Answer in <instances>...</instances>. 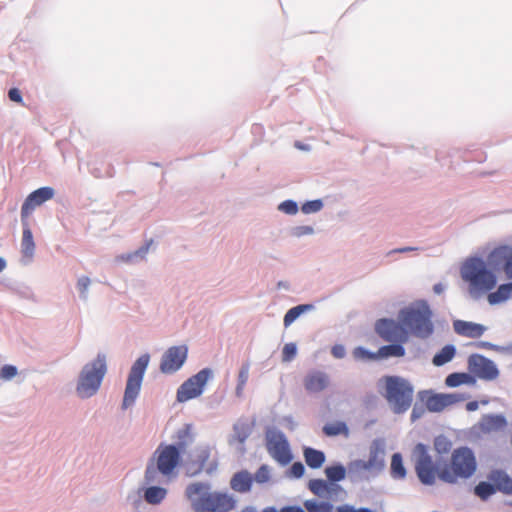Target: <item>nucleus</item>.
Returning a JSON list of instances; mask_svg holds the SVG:
<instances>
[{
  "label": "nucleus",
  "instance_id": "e433bc0d",
  "mask_svg": "<svg viewBox=\"0 0 512 512\" xmlns=\"http://www.w3.org/2000/svg\"><path fill=\"white\" fill-rule=\"evenodd\" d=\"M494 493H495L494 486L488 482H480L475 487V494L483 500H486Z\"/></svg>",
  "mask_w": 512,
  "mask_h": 512
},
{
  "label": "nucleus",
  "instance_id": "1a4fd4ad",
  "mask_svg": "<svg viewBox=\"0 0 512 512\" xmlns=\"http://www.w3.org/2000/svg\"><path fill=\"white\" fill-rule=\"evenodd\" d=\"M212 376V371L209 368L200 370L197 374L188 378L180 385L177 390L176 398L180 403L187 402L191 399L199 397Z\"/></svg>",
  "mask_w": 512,
  "mask_h": 512
},
{
  "label": "nucleus",
  "instance_id": "7ed1b4c3",
  "mask_svg": "<svg viewBox=\"0 0 512 512\" xmlns=\"http://www.w3.org/2000/svg\"><path fill=\"white\" fill-rule=\"evenodd\" d=\"M185 496L194 512H230L237 503L227 492L210 491V484L206 482L190 483L185 489Z\"/></svg>",
  "mask_w": 512,
  "mask_h": 512
},
{
  "label": "nucleus",
  "instance_id": "412c9836",
  "mask_svg": "<svg viewBox=\"0 0 512 512\" xmlns=\"http://www.w3.org/2000/svg\"><path fill=\"white\" fill-rule=\"evenodd\" d=\"M491 305L502 303L512 297V282L500 285L496 291L487 293Z\"/></svg>",
  "mask_w": 512,
  "mask_h": 512
},
{
  "label": "nucleus",
  "instance_id": "c03bdc74",
  "mask_svg": "<svg viewBox=\"0 0 512 512\" xmlns=\"http://www.w3.org/2000/svg\"><path fill=\"white\" fill-rule=\"evenodd\" d=\"M17 375V368L13 365H4L0 369V379L10 380Z\"/></svg>",
  "mask_w": 512,
  "mask_h": 512
},
{
  "label": "nucleus",
  "instance_id": "4d7b16f0",
  "mask_svg": "<svg viewBox=\"0 0 512 512\" xmlns=\"http://www.w3.org/2000/svg\"><path fill=\"white\" fill-rule=\"evenodd\" d=\"M434 292L437 293V294H440L442 291H443V287L441 284H436L434 285Z\"/></svg>",
  "mask_w": 512,
  "mask_h": 512
},
{
  "label": "nucleus",
  "instance_id": "aec40b11",
  "mask_svg": "<svg viewBox=\"0 0 512 512\" xmlns=\"http://www.w3.org/2000/svg\"><path fill=\"white\" fill-rule=\"evenodd\" d=\"M23 226V234L21 240V252L23 256L31 258L35 251V243L33 234L29 226L28 218H21Z\"/></svg>",
  "mask_w": 512,
  "mask_h": 512
},
{
  "label": "nucleus",
  "instance_id": "c9c22d12",
  "mask_svg": "<svg viewBox=\"0 0 512 512\" xmlns=\"http://www.w3.org/2000/svg\"><path fill=\"white\" fill-rule=\"evenodd\" d=\"M249 370H250L249 363L243 364L240 368V371L238 374V383H237V387H236V395L239 397L242 395L244 387L248 381Z\"/></svg>",
  "mask_w": 512,
  "mask_h": 512
},
{
  "label": "nucleus",
  "instance_id": "f257e3e1",
  "mask_svg": "<svg viewBox=\"0 0 512 512\" xmlns=\"http://www.w3.org/2000/svg\"><path fill=\"white\" fill-rule=\"evenodd\" d=\"M414 468L420 482L432 486L437 480L446 484H457L471 478L477 470V460L472 449L461 446L454 449L448 460H434L428 448L418 443L414 450Z\"/></svg>",
  "mask_w": 512,
  "mask_h": 512
},
{
  "label": "nucleus",
  "instance_id": "9d476101",
  "mask_svg": "<svg viewBox=\"0 0 512 512\" xmlns=\"http://www.w3.org/2000/svg\"><path fill=\"white\" fill-rule=\"evenodd\" d=\"M266 448L270 456L282 465L291 462L292 454L285 435L276 430H270L266 434Z\"/></svg>",
  "mask_w": 512,
  "mask_h": 512
},
{
  "label": "nucleus",
  "instance_id": "864d4df0",
  "mask_svg": "<svg viewBox=\"0 0 512 512\" xmlns=\"http://www.w3.org/2000/svg\"><path fill=\"white\" fill-rule=\"evenodd\" d=\"M281 512H305L302 508L297 506H287L281 509Z\"/></svg>",
  "mask_w": 512,
  "mask_h": 512
},
{
  "label": "nucleus",
  "instance_id": "7c9ffc66",
  "mask_svg": "<svg viewBox=\"0 0 512 512\" xmlns=\"http://www.w3.org/2000/svg\"><path fill=\"white\" fill-rule=\"evenodd\" d=\"M166 493V489L152 486L146 489L144 497L150 504H159L165 498Z\"/></svg>",
  "mask_w": 512,
  "mask_h": 512
},
{
  "label": "nucleus",
  "instance_id": "09e8293b",
  "mask_svg": "<svg viewBox=\"0 0 512 512\" xmlns=\"http://www.w3.org/2000/svg\"><path fill=\"white\" fill-rule=\"evenodd\" d=\"M305 472L304 465L301 462H295L289 469V475L294 478H300Z\"/></svg>",
  "mask_w": 512,
  "mask_h": 512
},
{
  "label": "nucleus",
  "instance_id": "4468645a",
  "mask_svg": "<svg viewBox=\"0 0 512 512\" xmlns=\"http://www.w3.org/2000/svg\"><path fill=\"white\" fill-rule=\"evenodd\" d=\"M469 371L480 379L495 380L499 371L494 362L482 355L472 354L468 358Z\"/></svg>",
  "mask_w": 512,
  "mask_h": 512
},
{
  "label": "nucleus",
  "instance_id": "f704fd0d",
  "mask_svg": "<svg viewBox=\"0 0 512 512\" xmlns=\"http://www.w3.org/2000/svg\"><path fill=\"white\" fill-rule=\"evenodd\" d=\"M310 305H298L288 310L284 316V325L290 326L304 311L310 309Z\"/></svg>",
  "mask_w": 512,
  "mask_h": 512
},
{
  "label": "nucleus",
  "instance_id": "052dcab7",
  "mask_svg": "<svg viewBox=\"0 0 512 512\" xmlns=\"http://www.w3.org/2000/svg\"><path fill=\"white\" fill-rule=\"evenodd\" d=\"M132 257V254H128L127 256H121L120 259L123 261H129Z\"/></svg>",
  "mask_w": 512,
  "mask_h": 512
},
{
  "label": "nucleus",
  "instance_id": "4be33fe9",
  "mask_svg": "<svg viewBox=\"0 0 512 512\" xmlns=\"http://www.w3.org/2000/svg\"><path fill=\"white\" fill-rule=\"evenodd\" d=\"M506 425V419L501 415H486L481 421V428L485 432L502 430Z\"/></svg>",
  "mask_w": 512,
  "mask_h": 512
},
{
  "label": "nucleus",
  "instance_id": "9b49d317",
  "mask_svg": "<svg viewBox=\"0 0 512 512\" xmlns=\"http://www.w3.org/2000/svg\"><path fill=\"white\" fill-rule=\"evenodd\" d=\"M191 468L195 466L192 474L206 472L207 474L214 473L218 468L217 453L210 445H200L196 447L191 463Z\"/></svg>",
  "mask_w": 512,
  "mask_h": 512
},
{
  "label": "nucleus",
  "instance_id": "79ce46f5",
  "mask_svg": "<svg viewBox=\"0 0 512 512\" xmlns=\"http://www.w3.org/2000/svg\"><path fill=\"white\" fill-rule=\"evenodd\" d=\"M297 348L294 343H287L282 350V360L285 362L291 361L296 356Z\"/></svg>",
  "mask_w": 512,
  "mask_h": 512
},
{
  "label": "nucleus",
  "instance_id": "603ef678",
  "mask_svg": "<svg viewBox=\"0 0 512 512\" xmlns=\"http://www.w3.org/2000/svg\"><path fill=\"white\" fill-rule=\"evenodd\" d=\"M9 99L13 102L22 103L21 92L17 88H11L8 92Z\"/></svg>",
  "mask_w": 512,
  "mask_h": 512
},
{
  "label": "nucleus",
  "instance_id": "20e7f679",
  "mask_svg": "<svg viewBox=\"0 0 512 512\" xmlns=\"http://www.w3.org/2000/svg\"><path fill=\"white\" fill-rule=\"evenodd\" d=\"M398 317L401 324L415 337L427 339L434 332L433 312L424 300L403 308Z\"/></svg>",
  "mask_w": 512,
  "mask_h": 512
},
{
  "label": "nucleus",
  "instance_id": "a19ab883",
  "mask_svg": "<svg viewBox=\"0 0 512 512\" xmlns=\"http://www.w3.org/2000/svg\"><path fill=\"white\" fill-rule=\"evenodd\" d=\"M270 468L268 465H262L260 468L256 471L253 480H255L259 484L266 483L270 480Z\"/></svg>",
  "mask_w": 512,
  "mask_h": 512
},
{
  "label": "nucleus",
  "instance_id": "473e14b6",
  "mask_svg": "<svg viewBox=\"0 0 512 512\" xmlns=\"http://www.w3.org/2000/svg\"><path fill=\"white\" fill-rule=\"evenodd\" d=\"M323 432L327 436H337L343 434L348 436L349 429L344 422L328 423L323 427Z\"/></svg>",
  "mask_w": 512,
  "mask_h": 512
},
{
  "label": "nucleus",
  "instance_id": "e2e57ef3",
  "mask_svg": "<svg viewBox=\"0 0 512 512\" xmlns=\"http://www.w3.org/2000/svg\"><path fill=\"white\" fill-rule=\"evenodd\" d=\"M304 229V233H312L313 232V229L311 227H303Z\"/></svg>",
  "mask_w": 512,
  "mask_h": 512
},
{
  "label": "nucleus",
  "instance_id": "6e6d98bb",
  "mask_svg": "<svg viewBox=\"0 0 512 512\" xmlns=\"http://www.w3.org/2000/svg\"><path fill=\"white\" fill-rule=\"evenodd\" d=\"M466 408L468 411H474L478 408V402H476V401L468 402L466 405Z\"/></svg>",
  "mask_w": 512,
  "mask_h": 512
},
{
  "label": "nucleus",
  "instance_id": "6ab92c4d",
  "mask_svg": "<svg viewBox=\"0 0 512 512\" xmlns=\"http://www.w3.org/2000/svg\"><path fill=\"white\" fill-rule=\"evenodd\" d=\"M253 476L246 470L235 473L230 480L232 490L239 493H246L251 490Z\"/></svg>",
  "mask_w": 512,
  "mask_h": 512
},
{
  "label": "nucleus",
  "instance_id": "2f4dec72",
  "mask_svg": "<svg viewBox=\"0 0 512 512\" xmlns=\"http://www.w3.org/2000/svg\"><path fill=\"white\" fill-rule=\"evenodd\" d=\"M391 475L396 479H403L406 476V469L403 465L402 456L395 453L391 459Z\"/></svg>",
  "mask_w": 512,
  "mask_h": 512
},
{
  "label": "nucleus",
  "instance_id": "a18cd8bd",
  "mask_svg": "<svg viewBox=\"0 0 512 512\" xmlns=\"http://www.w3.org/2000/svg\"><path fill=\"white\" fill-rule=\"evenodd\" d=\"M305 507L309 512H327L331 507L325 503L306 502Z\"/></svg>",
  "mask_w": 512,
  "mask_h": 512
},
{
  "label": "nucleus",
  "instance_id": "393cba45",
  "mask_svg": "<svg viewBox=\"0 0 512 512\" xmlns=\"http://www.w3.org/2000/svg\"><path fill=\"white\" fill-rule=\"evenodd\" d=\"M369 473H378L380 472L385 464L382 453L377 449H371L369 452L368 460H366Z\"/></svg>",
  "mask_w": 512,
  "mask_h": 512
},
{
  "label": "nucleus",
  "instance_id": "de8ad7c7",
  "mask_svg": "<svg viewBox=\"0 0 512 512\" xmlns=\"http://www.w3.org/2000/svg\"><path fill=\"white\" fill-rule=\"evenodd\" d=\"M91 281L87 276H82L78 279L77 288L81 294V297L86 298L87 290Z\"/></svg>",
  "mask_w": 512,
  "mask_h": 512
},
{
  "label": "nucleus",
  "instance_id": "0eeeda50",
  "mask_svg": "<svg viewBox=\"0 0 512 512\" xmlns=\"http://www.w3.org/2000/svg\"><path fill=\"white\" fill-rule=\"evenodd\" d=\"M106 372V356L99 353L93 361L83 367L76 387L77 394L81 398H89L96 394Z\"/></svg>",
  "mask_w": 512,
  "mask_h": 512
},
{
  "label": "nucleus",
  "instance_id": "2eb2a0df",
  "mask_svg": "<svg viewBox=\"0 0 512 512\" xmlns=\"http://www.w3.org/2000/svg\"><path fill=\"white\" fill-rule=\"evenodd\" d=\"M54 197V189L41 187L30 193L25 199L21 208V218H28L37 206Z\"/></svg>",
  "mask_w": 512,
  "mask_h": 512
},
{
  "label": "nucleus",
  "instance_id": "69168bd1",
  "mask_svg": "<svg viewBox=\"0 0 512 512\" xmlns=\"http://www.w3.org/2000/svg\"><path fill=\"white\" fill-rule=\"evenodd\" d=\"M296 147H298L299 149H304V146L300 145L299 143H296Z\"/></svg>",
  "mask_w": 512,
  "mask_h": 512
},
{
  "label": "nucleus",
  "instance_id": "bf43d9fd",
  "mask_svg": "<svg viewBox=\"0 0 512 512\" xmlns=\"http://www.w3.org/2000/svg\"><path fill=\"white\" fill-rule=\"evenodd\" d=\"M263 512H281V510H280V511H278V510H277L276 508H274V507H268V508H265V509L263 510Z\"/></svg>",
  "mask_w": 512,
  "mask_h": 512
},
{
  "label": "nucleus",
  "instance_id": "b1692460",
  "mask_svg": "<svg viewBox=\"0 0 512 512\" xmlns=\"http://www.w3.org/2000/svg\"><path fill=\"white\" fill-rule=\"evenodd\" d=\"M369 473H378L380 472L385 464L382 453L377 449H371L369 452L368 460H366Z\"/></svg>",
  "mask_w": 512,
  "mask_h": 512
},
{
  "label": "nucleus",
  "instance_id": "72a5a7b5",
  "mask_svg": "<svg viewBox=\"0 0 512 512\" xmlns=\"http://www.w3.org/2000/svg\"><path fill=\"white\" fill-rule=\"evenodd\" d=\"M325 474L331 482H339L345 478L346 469L340 464L333 465L325 469Z\"/></svg>",
  "mask_w": 512,
  "mask_h": 512
},
{
  "label": "nucleus",
  "instance_id": "a211bd4d",
  "mask_svg": "<svg viewBox=\"0 0 512 512\" xmlns=\"http://www.w3.org/2000/svg\"><path fill=\"white\" fill-rule=\"evenodd\" d=\"M454 331L461 336L468 338H478L483 335L486 328L478 323L455 320L453 322Z\"/></svg>",
  "mask_w": 512,
  "mask_h": 512
},
{
  "label": "nucleus",
  "instance_id": "5fc2aeb1",
  "mask_svg": "<svg viewBox=\"0 0 512 512\" xmlns=\"http://www.w3.org/2000/svg\"><path fill=\"white\" fill-rule=\"evenodd\" d=\"M338 512H358V510L354 509L352 506L349 505H343L338 507Z\"/></svg>",
  "mask_w": 512,
  "mask_h": 512
},
{
  "label": "nucleus",
  "instance_id": "423d86ee",
  "mask_svg": "<svg viewBox=\"0 0 512 512\" xmlns=\"http://www.w3.org/2000/svg\"><path fill=\"white\" fill-rule=\"evenodd\" d=\"M156 465H148L145 472V479L147 483L159 482L156 479L157 472L167 478L175 475V470L181 462V452L172 444H161L154 453Z\"/></svg>",
  "mask_w": 512,
  "mask_h": 512
},
{
  "label": "nucleus",
  "instance_id": "13d9d810",
  "mask_svg": "<svg viewBox=\"0 0 512 512\" xmlns=\"http://www.w3.org/2000/svg\"><path fill=\"white\" fill-rule=\"evenodd\" d=\"M5 267H6L5 260L0 258V273L4 270Z\"/></svg>",
  "mask_w": 512,
  "mask_h": 512
},
{
  "label": "nucleus",
  "instance_id": "f03ea898",
  "mask_svg": "<svg viewBox=\"0 0 512 512\" xmlns=\"http://www.w3.org/2000/svg\"><path fill=\"white\" fill-rule=\"evenodd\" d=\"M496 271H503L512 278V247L498 245L486 256V260L474 256L467 258L460 267V275L467 286L469 296L482 298L497 285Z\"/></svg>",
  "mask_w": 512,
  "mask_h": 512
},
{
  "label": "nucleus",
  "instance_id": "39448f33",
  "mask_svg": "<svg viewBox=\"0 0 512 512\" xmlns=\"http://www.w3.org/2000/svg\"><path fill=\"white\" fill-rule=\"evenodd\" d=\"M378 387L395 413H404L411 407L414 389L408 380L399 376H384L379 380Z\"/></svg>",
  "mask_w": 512,
  "mask_h": 512
},
{
  "label": "nucleus",
  "instance_id": "6e6552de",
  "mask_svg": "<svg viewBox=\"0 0 512 512\" xmlns=\"http://www.w3.org/2000/svg\"><path fill=\"white\" fill-rule=\"evenodd\" d=\"M149 361L150 356L143 354L133 363L127 378L123 397L122 406L124 409L131 406L138 397Z\"/></svg>",
  "mask_w": 512,
  "mask_h": 512
},
{
  "label": "nucleus",
  "instance_id": "bb28decb",
  "mask_svg": "<svg viewBox=\"0 0 512 512\" xmlns=\"http://www.w3.org/2000/svg\"><path fill=\"white\" fill-rule=\"evenodd\" d=\"M456 354V349L453 345L444 346L438 353H436L432 359V363L435 366H443L450 362Z\"/></svg>",
  "mask_w": 512,
  "mask_h": 512
},
{
  "label": "nucleus",
  "instance_id": "f3484780",
  "mask_svg": "<svg viewBox=\"0 0 512 512\" xmlns=\"http://www.w3.org/2000/svg\"><path fill=\"white\" fill-rule=\"evenodd\" d=\"M461 400L457 394H432L427 397L425 404L429 411L440 412Z\"/></svg>",
  "mask_w": 512,
  "mask_h": 512
},
{
  "label": "nucleus",
  "instance_id": "338daca9",
  "mask_svg": "<svg viewBox=\"0 0 512 512\" xmlns=\"http://www.w3.org/2000/svg\"><path fill=\"white\" fill-rule=\"evenodd\" d=\"M510 505L512 506V502L510 503Z\"/></svg>",
  "mask_w": 512,
  "mask_h": 512
},
{
  "label": "nucleus",
  "instance_id": "5701e85b",
  "mask_svg": "<svg viewBox=\"0 0 512 512\" xmlns=\"http://www.w3.org/2000/svg\"><path fill=\"white\" fill-rule=\"evenodd\" d=\"M347 469L351 479H360L365 477L366 474H370L366 460H353L348 464Z\"/></svg>",
  "mask_w": 512,
  "mask_h": 512
},
{
  "label": "nucleus",
  "instance_id": "c85d7f7f",
  "mask_svg": "<svg viewBox=\"0 0 512 512\" xmlns=\"http://www.w3.org/2000/svg\"><path fill=\"white\" fill-rule=\"evenodd\" d=\"M379 359L388 357H403L405 355V349L401 343L391 344L382 346L378 350Z\"/></svg>",
  "mask_w": 512,
  "mask_h": 512
},
{
  "label": "nucleus",
  "instance_id": "cd10ccee",
  "mask_svg": "<svg viewBox=\"0 0 512 512\" xmlns=\"http://www.w3.org/2000/svg\"><path fill=\"white\" fill-rule=\"evenodd\" d=\"M177 438V448L179 451H185V449L193 442L194 436L191 430L190 425H185L183 428L179 429L176 433Z\"/></svg>",
  "mask_w": 512,
  "mask_h": 512
},
{
  "label": "nucleus",
  "instance_id": "f8f14e48",
  "mask_svg": "<svg viewBox=\"0 0 512 512\" xmlns=\"http://www.w3.org/2000/svg\"><path fill=\"white\" fill-rule=\"evenodd\" d=\"M377 334L385 341L405 343L408 340V331L400 323L392 319H379L375 324Z\"/></svg>",
  "mask_w": 512,
  "mask_h": 512
},
{
  "label": "nucleus",
  "instance_id": "dca6fc26",
  "mask_svg": "<svg viewBox=\"0 0 512 512\" xmlns=\"http://www.w3.org/2000/svg\"><path fill=\"white\" fill-rule=\"evenodd\" d=\"M307 392L316 394L324 391L330 384L328 374L322 371H311L303 380Z\"/></svg>",
  "mask_w": 512,
  "mask_h": 512
},
{
  "label": "nucleus",
  "instance_id": "680f3d73",
  "mask_svg": "<svg viewBox=\"0 0 512 512\" xmlns=\"http://www.w3.org/2000/svg\"><path fill=\"white\" fill-rule=\"evenodd\" d=\"M241 512H256L253 507H245Z\"/></svg>",
  "mask_w": 512,
  "mask_h": 512
},
{
  "label": "nucleus",
  "instance_id": "8fccbe9b",
  "mask_svg": "<svg viewBox=\"0 0 512 512\" xmlns=\"http://www.w3.org/2000/svg\"><path fill=\"white\" fill-rule=\"evenodd\" d=\"M500 489L507 494H512V478L509 476H504L500 483H499Z\"/></svg>",
  "mask_w": 512,
  "mask_h": 512
},
{
  "label": "nucleus",
  "instance_id": "ea45409f",
  "mask_svg": "<svg viewBox=\"0 0 512 512\" xmlns=\"http://www.w3.org/2000/svg\"><path fill=\"white\" fill-rule=\"evenodd\" d=\"M309 489L316 495L322 496L328 491V484L321 479H313L309 482Z\"/></svg>",
  "mask_w": 512,
  "mask_h": 512
},
{
  "label": "nucleus",
  "instance_id": "3c124183",
  "mask_svg": "<svg viewBox=\"0 0 512 512\" xmlns=\"http://www.w3.org/2000/svg\"><path fill=\"white\" fill-rule=\"evenodd\" d=\"M331 354L337 358V359H341L345 356L346 354V351H345V347L343 345H340V344H337V345H334L331 349Z\"/></svg>",
  "mask_w": 512,
  "mask_h": 512
},
{
  "label": "nucleus",
  "instance_id": "49530a36",
  "mask_svg": "<svg viewBox=\"0 0 512 512\" xmlns=\"http://www.w3.org/2000/svg\"><path fill=\"white\" fill-rule=\"evenodd\" d=\"M279 209L287 214H295L298 211V206L294 201L287 200L279 205Z\"/></svg>",
  "mask_w": 512,
  "mask_h": 512
},
{
  "label": "nucleus",
  "instance_id": "0e129e2a",
  "mask_svg": "<svg viewBox=\"0 0 512 512\" xmlns=\"http://www.w3.org/2000/svg\"><path fill=\"white\" fill-rule=\"evenodd\" d=\"M413 250V248H410V247H406V248H401L399 250H397L398 252H406V251H411Z\"/></svg>",
  "mask_w": 512,
  "mask_h": 512
},
{
  "label": "nucleus",
  "instance_id": "4c0bfd02",
  "mask_svg": "<svg viewBox=\"0 0 512 512\" xmlns=\"http://www.w3.org/2000/svg\"><path fill=\"white\" fill-rule=\"evenodd\" d=\"M353 357L356 360H360V361H373V360L379 359L378 352L377 353H372V352H369L368 350H366L363 347H356L353 350Z\"/></svg>",
  "mask_w": 512,
  "mask_h": 512
},
{
  "label": "nucleus",
  "instance_id": "c756f323",
  "mask_svg": "<svg viewBox=\"0 0 512 512\" xmlns=\"http://www.w3.org/2000/svg\"><path fill=\"white\" fill-rule=\"evenodd\" d=\"M474 383L473 377L468 373H452L445 379V384L448 387H457L462 384Z\"/></svg>",
  "mask_w": 512,
  "mask_h": 512
},
{
  "label": "nucleus",
  "instance_id": "ddd939ff",
  "mask_svg": "<svg viewBox=\"0 0 512 512\" xmlns=\"http://www.w3.org/2000/svg\"><path fill=\"white\" fill-rule=\"evenodd\" d=\"M188 349L185 345L172 346L163 354L160 362V371L172 374L178 371L187 359Z\"/></svg>",
  "mask_w": 512,
  "mask_h": 512
},
{
  "label": "nucleus",
  "instance_id": "58836bf2",
  "mask_svg": "<svg viewBox=\"0 0 512 512\" xmlns=\"http://www.w3.org/2000/svg\"><path fill=\"white\" fill-rule=\"evenodd\" d=\"M452 443L444 436L436 437L434 448L439 454H446L451 450Z\"/></svg>",
  "mask_w": 512,
  "mask_h": 512
},
{
  "label": "nucleus",
  "instance_id": "a878e982",
  "mask_svg": "<svg viewBox=\"0 0 512 512\" xmlns=\"http://www.w3.org/2000/svg\"><path fill=\"white\" fill-rule=\"evenodd\" d=\"M304 457L306 464L313 469L320 468L325 461L324 453L313 448H306L304 450Z\"/></svg>",
  "mask_w": 512,
  "mask_h": 512
},
{
  "label": "nucleus",
  "instance_id": "37998d69",
  "mask_svg": "<svg viewBox=\"0 0 512 512\" xmlns=\"http://www.w3.org/2000/svg\"><path fill=\"white\" fill-rule=\"evenodd\" d=\"M321 200L308 201L302 205V211L306 214L318 212L322 208Z\"/></svg>",
  "mask_w": 512,
  "mask_h": 512
}]
</instances>
